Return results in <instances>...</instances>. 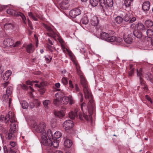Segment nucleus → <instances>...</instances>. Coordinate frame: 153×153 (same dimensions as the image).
<instances>
[{
	"label": "nucleus",
	"instance_id": "f257e3e1",
	"mask_svg": "<svg viewBox=\"0 0 153 153\" xmlns=\"http://www.w3.org/2000/svg\"><path fill=\"white\" fill-rule=\"evenodd\" d=\"M81 84L83 87V91L85 99H88L89 102L88 106L89 113L91 115L94 111L95 105L93 101V97L91 91L88 86V83L85 76L80 78Z\"/></svg>",
	"mask_w": 153,
	"mask_h": 153
},
{
	"label": "nucleus",
	"instance_id": "f03ea898",
	"mask_svg": "<svg viewBox=\"0 0 153 153\" xmlns=\"http://www.w3.org/2000/svg\"><path fill=\"white\" fill-rule=\"evenodd\" d=\"M7 12L10 15L16 17L20 16L24 22H25V21L26 20L25 16L21 12H16V10L12 9H8L7 10Z\"/></svg>",
	"mask_w": 153,
	"mask_h": 153
},
{
	"label": "nucleus",
	"instance_id": "7ed1b4c3",
	"mask_svg": "<svg viewBox=\"0 0 153 153\" xmlns=\"http://www.w3.org/2000/svg\"><path fill=\"white\" fill-rule=\"evenodd\" d=\"M46 128L45 123L43 122L40 123L35 127L36 131L39 133H41V136L43 135L44 133L46 134V131L45 130Z\"/></svg>",
	"mask_w": 153,
	"mask_h": 153
},
{
	"label": "nucleus",
	"instance_id": "20e7f679",
	"mask_svg": "<svg viewBox=\"0 0 153 153\" xmlns=\"http://www.w3.org/2000/svg\"><path fill=\"white\" fill-rule=\"evenodd\" d=\"M43 26L45 27L48 32L47 33L48 36L54 38L57 35L56 33L53 31L51 27L48 25L43 24Z\"/></svg>",
	"mask_w": 153,
	"mask_h": 153
},
{
	"label": "nucleus",
	"instance_id": "39448f33",
	"mask_svg": "<svg viewBox=\"0 0 153 153\" xmlns=\"http://www.w3.org/2000/svg\"><path fill=\"white\" fill-rule=\"evenodd\" d=\"M51 139H47L46 134L44 133L43 135L41 136V142L42 144L44 145L51 146V143L52 142V140Z\"/></svg>",
	"mask_w": 153,
	"mask_h": 153
},
{
	"label": "nucleus",
	"instance_id": "423d86ee",
	"mask_svg": "<svg viewBox=\"0 0 153 153\" xmlns=\"http://www.w3.org/2000/svg\"><path fill=\"white\" fill-rule=\"evenodd\" d=\"M63 126L65 130H69L73 126L74 122L71 120H67L64 122Z\"/></svg>",
	"mask_w": 153,
	"mask_h": 153
},
{
	"label": "nucleus",
	"instance_id": "0eeeda50",
	"mask_svg": "<svg viewBox=\"0 0 153 153\" xmlns=\"http://www.w3.org/2000/svg\"><path fill=\"white\" fill-rule=\"evenodd\" d=\"M123 36L124 41L128 44L131 43L134 38V37L133 36V34L131 33L129 34L126 36L124 34Z\"/></svg>",
	"mask_w": 153,
	"mask_h": 153
},
{
	"label": "nucleus",
	"instance_id": "6e6552de",
	"mask_svg": "<svg viewBox=\"0 0 153 153\" xmlns=\"http://www.w3.org/2000/svg\"><path fill=\"white\" fill-rule=\"evenodd\" d=\"M81 12V11L79 9L76 8L71 10L69 12V15L71 17L74 18L80 15Z\"/></svg>",
	"mask_w": 153,
	"mask_h": 153
},
{
	"label": "nucleus",
	"instance_id": "1a4fd4ad",
	"mask_svg": "<svg viewBox=\"0 0 153 153\" xmlns=\"http://www.w3.org/2000/svg\"><path fill=\"white\" fill-rule=\"evenodd\" d=\"M35 85L36 87L39 88L38 90L41 94L42 95L45 93V84L44 82H42L40 83V84H36Z\"/></svg>",
	"mask_w": 153,
	"mask_h": 153
},
{
	"label": "nucleus",
	"instance_id": "9d476101",
	"mask_svg": "<svg viewBox=\"0 0 153 153\" xmlns=\"http://www.w3.org/2000/svg\"><path fill=\"white\" fill-rule=\"evenodd\" d=\"M12 114V112H9L8 114L6 115L5 117L4 115H1L0 116V121L1 122H4L7 123H9L10 120V115Z\"/></svg>",
	"mask_w": 153,
	"mask_h": 153
},
{
	"label": "nucleus",
	"instance_id": "9b49d317",
	"mask_svg": "<svg viewBox=\"0 0 153 153\" xmlns=\"http://www.w3.org/2000/svg\"><path fill=\"white\" fill-rule=\"evenodd\" d=\"M136 19L135 17H133L131 18V16L130 14H126L123 17V20L125 22L129 21L130 23L134 22Z\"/></svg>",
	"mask_w": 153,
	"mask_h": 153
},
{
	"label": "nucleus",
	"instance_id": "f8f14e48",
	"mask_svg": "<svg viewBox=\"0 0 153 153\" xmlns=\"http://www.w3.org/2000/svg\"><path fill=\"white\" fill-rule=\"evenodd\" d=\"M69 1L68 0H63L59 4V6L63 10L67 9L68 7V4Z\"/></svg>",
	"mask_w": 153,
	"mask_h": 153
},
{
	"label": "nucleus",
	"instance_id": "ddd939ff",
	"mask_svg": "<svg viewBox=\"0 0 153 153\" xmlns=\"http://www.w3.org/2000/svg\"><path fill=\"white\" fill-rule=\"evenodd\" d=\"M3 43L5 46L10 47L13 45L14 42L12 39L8 38L4 40Z\"/></svg>",
	"mask_w": 153,
	"mask_h": 153
},
{
	"label": "nucleus",
	"instance_id": "4468645a",
	"mask_svg": "<svg viewBox=\"0 0 153 153\" xmlns=\"http://www.w3.org/2000/svg\"><path fill=\"white\" fill-rule=\"evenodd\" d=\"M111 31H110L108 33H105V32H102L101 33L100 36V38L103 40H105L107 41V39H108V37L109 36V34L110 33H111Z\"/></svg>",
	"mask_w": 153,
	"mask_h": 153
},
{
	"label": "nucleus",
	"instance_id": "2eb2a0df",
	"mask_svg": "<svg viewBox=\"0 0 153 153\" xmlns=\"http://www.w3.org/2000/svg\"><path fill=\"white\" fill-rule=\"evenodd\" d=\"M114 32L112 31L111 33H110L109 36L108 37V39H107V41L109 42H113L117 40V38L116 36H113Z\"/></svg>",
	"mask_w": 153,
	"mask_h": 153
},
{
	"label": "nucleus",
	"instance_id": "dca6fc26",
	"mask_svg": "<svg viewBox=\"0 0 153 153\" xmlns=\"http://www.w3.org/2000/svg\"><path fill=\"white\" fill-rule=\"evenodd\" d=\"M74 64L76 66V73L79 76L80 78L83 77L84 76L83 74L80 69V67L77 63L74 62Z\"/></svg>",
	"mask_w": 153,
	"mask_h": 153
},
{
	"label": "nucleus",
	"instance_id": "f3484780",
	"mask_svg": "<svg viewBox=\"0 0 153 153\" xmlns=\"http://www.w3.org/2000/svg\"><path fill=\"white\" fill-rule=\"evenodd\" d=\"M150 3L149 1L144 2L142 5V9L144 11H147L150 8Z\"/></svg>",
	"mask_w": 153,
	"mask_h": 153
},
{
	"label": "nucleus",
	"instance_id": "a211bd4d",
	"mask_svg": "<svg viewBox=\"0 0 153 153\" xmlns=\"http://www.w3.org/2000/svg\"><path fill=\"white\" fill-rule=\"evenodd\" d=\"M25 47L27 51L29 53L33 52L34 50V46L31 44L26 45Z\"/></svg>",
	"mask_w": 153,
	"mask_h": 153
},
{
	"label": "nucleus",
	"instance_id": "6ab92c4d",
	"mask_svg": "<svg viewBox=\"0 0 153 153\" xmlns=\"http://www.w3.org/2000/svg\"><path fill=\"white\" fill-rule=\"evenodd\" d=\"M11 74V71L10 70L7 71L5 73L3 76V79L4 82L8 80Z\"/></svg>",
	"mask_w": 153,
	"mask_h": 153
},
{
	"label": "nucleus",
	"instance_id": "aec40b11",
	"mask_svg": "<svg viewBox=\"0 0 153 153\" xmlns=\"http://www.w3.org/2000/svg\"><path fill=\"white\" fill-rule=\"evenodd\" d=\"M139 79L140 82V84L143 87L142 88H143L144 90H147L148 88L147 85L146 84L145 82L142 77H140Z\"/></svg>",
	"mask_w": 153,
	"mask_h": 153
},
{
	"label": "nucleus",
	"instance_id": "412c9836",
	"mask_svg": "<svg viewBox=\"0 0 153 153\" xmlns=\"http://www.w3.org/2000/svg\"><path fill=\"white\" fill-rule=\"evenodd\" d=\"M98 1L99 2V5L102 8L104 12L105 9L107 7L106 2L105 0H99Z\"/></svg>",
	"mask_w": 153,
	"mask_h": 153
},
{
	"label": "nucleus",
	"instance_id": "4be33fe9",
	"mask_svg": "<svg viewBox=\"0 0 153 153\" xmlns=\"http://www.w3.org/2000/svg\"><path fill=\"white\" fill-rule=\"evenodd\" d=\"M99 22V21L98 20L97 17H94L91 21V24L93 26H97L98 25Z\"/></svg>",
	"mask_w": 153,
	"mask_h": 153
},
{
	"label": "nucleus",
	"instance_id": "5701e85b",
	"mask_svg": "<svg viewBox=\"0 0 153 153\" xmlns=\"http://www.w3.org/2000/svg\"><path fill=\"white\" fill-rule=\"evenodd\" d=\"M72 142L70 140L67 139L64 142V146L67 148H70L72 145Z\"/></svg>",
	"mask_w": 153,
	"mask_h": 153
},
{
	"label": "nucleus",
	"instance_id": "b1692460",
	"mask_svg": "<svg viewBox=\"0 0 153 153\" xmlns=\"http://www.w3.org/2000/svg\"><path fill=\"white\" fill-rule=\"evenodd\" d=\"M79 117L81 120H84L85 119L87 121L89 120L90 116L85 115L84 113H79Z\"/></svg>",
	"mask_w": 153,
	"mask_h": 153
},
{
	"label": "nucleus",
	"instance_id": "393cba45",
	"mask_svg": "<svg viewBox=\"0 0 153 153\" xmlns=\"http://www.w3.org/2000/svg\"><path fill=\"white\" fill-rule=\"evenodd\" d=\"M61 101V104L64 105H65L68 104L69 102V96L67 97L64 96L62 97Z\"/></svg>",
	"mask_w": 153,
	"mask_h": 153
},
{
	"label": "nucleus",
	"instance_id": "a878e982",
	"mask_svg": "<svg viewBox=\"0 0 153 153\" xmlns=\"http://www.w3.org/2000/svg\"><path fill=\"white\" fill-rule=\"evenodd\" d=\"M133 35L134 36L138 38H140L142 36V33L140 31H138L137 30H134L133 31Z\"/></svg>",
	"mask_w": 153,
	"mask_h": 153
},
{
	"label": "nucleus",
	"instance_id": "bb28decb",
	"mask_svg": "<svg viewBox=\"0 0 153 153\" xmlns=\"http://www.w3.org/2000/svg\"><path fill=\"white\" fill-rule=\"evenodd\" d=\"M54 115L59 118L62 117L64 116V114L62 111H55L54 112Z\"/></svg>",
	"mask_w": 153,
	"mask_h": 153
},
{
	"label": "nucleus",
	"instance_id": "cd10ccee",
	"mask_svg": "<svg viewBox=\"0 0 153 153\" xmlns=\"http://www.w3.org/2000/svg\"><path fill=\"white\" fill-rule=\"evenodd\" d=\"M145 24L146 26L148 27H151L153 26V22L151 20H147L145 21Z\"/></svg>",
	"mask_w": 153,
	"mask_h": 153
},
{
	"label": "nucleus",
	"instance_id": "c85d7f7f",
	"mask_svg": "<svg viewBox=\"0 0 153 153\" xmlns=\"http://www.w3.org/2000/svg\"><path fill=\"white\" fill-rule=\"evenodd\" d=\"M20 85L23 89L27 90L30 88L31 91H34L33 89L31 87V86H27L26 85L23 83L20 84Z\"/></svg>",
	"mask_w": 153,
	"mask_h": 153
},
{
	"label": "nucleus",
	"instance_id": "c756f323",
	"mask_svg": "<svg viewBox=\"0 0 153 153\" xmlns=\"http://www.w3.org/2000/svg\"><path fill=\"white\" fill-rule=\"evenodd\" d=\"M10 128L9 132H15L16 130V124L14 123H11L10 125Z\"/></svg>",
	"mask_w": 153,
	"mask_h": 153
},
{
	"label": "nucleus",
	"instance_id": "7c9ffc66",
	"mask_svg": "<svg viewBox=\"0 0 153 153\" xmlns=\"http://www.w3.org/2000/svg\"><path fill=\"white\" fill-rule=\"evenodd\" d=\"M69 116L70 118L71 119H74L77 116V113L76 111L75 112L72 111L69 113Z\"/></svg>",
	"mask_w": 153,
	"mask_h": 153
},
{
	"label": "nucleus",
	"instance_id": "2f4dec72",
	"mask_svg": "<svg viewBox=\"0 0 153 153\" xmlns=\"http://www.w3.org/2000/svg\"><path fill=\"white\" fill-rule=\"evenodd\" d=\"M13 90V88L12 86H8L6 91V94L10 96L12 93Z\"/></svg>",
	"mask_w": 153,
	"mask_h": 153
},
{
	"label": "nucleus",
	"instance_id": "473e14b6",
	"mask_svg": "<svg viewBox=\"0 0 153 153\" xmlns=\"http://www.w3.org/2000/svg\"><path fill=\"white\" fill-rule=\"evenodd\" d=\"M51 146H53L54 148H57L58 147L59 143L58 142V140H53V141L52 140V142L51 143Z\"/></svg>",
	"mask_w": 153,
	"mask_h": 153
},
{
	"label": "nucleus",
	"instance_id": "72a5a7b5",
	"mask_svg": "<svg viewBox=\"0 0 153 153\" xmlns=\"http://www.w3.org/2000/svg\"><path fill=\"white\" fill-rule=\"evenodd\" d=\"M4 27L8 28H11V27H14V25L13 24V22L12 21L10 22H7L4 25Z\"/></svg>",
	"mask_w": 153,
	"mask_h": 153
},
{
	"label": "nucleus",
	"instance_id": "f704fd0d",
	"mask_svg": "<svg viewBox=\"0 0 153 153\" xmlns=\"http://www.w3.org/2000/svg\"><path fill=\"white\" fill-rule=\"evenodd\" d=\"M90 2L92 6L94 7L97 6L99 1L98 0H90Z\"/></svg>",
	"mask_w": 153,
	"mask_h": 153
},
{
	"label": "nucleus",
	"instance_id": "c9c22d12",
	"mask_svg": "<svg viewBox=\"0 0 153 153\" xmlns=\"http://www.w3.org/2000/svg\"><path fill=\"white\" fill-rule=\"evenodd\" d=\"M147 36L150 38H153V30L150 29H148L146 31Z\"/></svg>",
	"mask_w": 153,
	"mask_h": 153
},
{
	"label": "nucleus",
	"instance_id": "e433bc0d",
	"mask_svg": "<svg viewBox=\"0 0 153 153\" xmlns=\"http://www.w3.org/2000/svg\"><path fill=\"white\" fill-rule=\"evenodd\" d=\"M14 132H9L7 134V138L9 140H13L15 138V136L13 134Z\"/></svg>",
	"mask_w": 153,
	"mask_h": 153
},
{
	"label": "nucleus",
	"instance_id": "4c0bfd02",
	"mask_svg": "<svg viewBox=\"0 0 153 153\" xmlns=\"http://www.w3.org/2000/svg\"><path fill=\"white\" fill-rule=\"evenodd\" d=\"M81 22L83 24L86 25L88 23V20L87 16H85L83 17L81 19Z\"/></svg>",
	"mask_w": 153,
	"mask_h": 153
},
{
	"label": "nucleus",
	"instance_id": "58836bf2",
	"mask_svg": "<svg viewBox=\"0 0 153 153\" xmlns=\"http://www.w3.org/2000/svg\"><path fill=\"white\" fill-rule=\"evenodd\" d=\"M137 27L138 29L139 30H143L145 29L144 25L141 23H138L137 25Z\"/></svg>",
	"mask_w": 153,
	"mask_h": 153
},
{
	"label": "nucleus",
	"instance_id": "ea45409f",
	"mask_svg": "<svg viewBox=\"0 0 153 153\" xmlns=\"http://www.w3.org/2000/svg\"><path fill=\"white\" fill-rule=\"evenodd\" d=\"M22 105L23 108L27 109L28 107V104L26 101H23L22 103Z\"/></svg>",
	"mask_w": 153,
	"mask_h": 153
},
{
	"label": "nucleus",
	"instance_id": "a19ab883",
	"mask_svg": "<svg viewBox=\"0 0 153 153\" xmlns=\"http://www.w3.org/2000/svg\"><path fill=\"white\" fill-rule=\"evenodd\" d=\"M115 22L118 24H120L123 20V18L120 16L116 17L115 19Z\"/></svg>",
	"mask_w": 153,
	"mask_h": 153
},
{
	"label": "nucleus",
	"instance_id": "79ce46f5",
	"mask_svg": "<svg viewBox=\"0 0 153 153\" xmlns=\"http://www.w3.org/2000/svg\"><path fill=\"white\" fill-rule=\"evenodd\" d=\"M133 0H125L124 4L126 7H128L130 6Z\"/></svg>",
	"mask_w": 153,
	"mask_h": 153
},
{
	"label": "nucleus",
	"instance_id": "37998d69",
	"mask_svg": "<svg viewBox=\"0 0 153 153\" xmlns=\"http://www.w3.org/2000/svg\"><path fill=\"white\" fill-rule=\"evenodd\" d=\"M50 103L51 102L49 100H46L43 102L44 106L46 108H48V105L50 104Z\"/></svg>",
	"mask_w": 153,
	"mask_h": 153
},
{
	"label": "nucleus",
	"instance_id": "c03bdc74",
	"mask_svg": "<svg viewBox=\"0 0 153 153\" xmlns=\"http://www.w3.org/2000/svg\"><path fill=\"white\" fill-rule=\"evenodd\" d=\"M107 6L109 7H112L113 6V0H106Z\"/></svg>",
	"mask_w": 153,
	"mask_h": 153
},
{
	"label": "nucleus",
	"instance_id": "a18cd8bd",
	"mask_svg": "<svg viewBox=\"0 0 153 153\" xmlns=\"http://www.w3.org/2000/svg\"><path fill=\"white\" fill-rule=\"evenodd\" d=\"M53 136L56 138H59L62 136L61 133L59 131H56L54 134Z\"/></svg>",
	"mask_w": 153,
	"mask_h": 153
},
{
	"label": "nucleus",
	"instance_id": "49530a36",
	"mask_svg": "<svg viewBox=\"0 0 153 153\" xmlns=\"http://www.w3.org/2000/svg\"><path fill=\"white\" fill-rule=\"evenodd\" d=\"M44 57L45 58V60L46 61V62L47 63H50L52 59V57L49 55L45 56Z\"/></svg>",
	"mask_w": 153,
	"mask_h": 153
},
{
	"label": "nucleus",
	"instance_id": "de8ad7c7",
	"mask_svg": "<svg viewBox=\"0 0 153 153\" xmlns=\"http://www.w3.org/2000/svg\"><path fill=\"white\" fill-rule=\"evenodd\" d=\"M10 122L11 123H13L16 122V120L15 118L14 114H13L12 113V114H10Z\"/></svg>",
	"mask_w": 153,
	"mask_h": 153
},
{
	"label": "nucleus",
	"instance_id": "09e8293b",
	"mask_svg": "<svg viewBox=\"0 0 153 153\" xmlns=\"http://www.w3.org/2000/svg\"><path fill=\"white\" fill-rule=\"evenodd\" d=\"M47 134L49 138L51 139L53 138V134L51 130L48 129V130Z\"/></svg>",
	"mask_w": 153,
	"mask_h": 153
},
{
	"label": "nucleus",
	"instance_id": "8fccbe9b",
	"mask_svg": "<svg viewBox=\"0 0 153 153\" xmlns=\"http://www.w3.org/2000/svg\"><path fill=\"white\" fill-rule=\"evenodd\" d=\"M10 96L7 95L6 94H3L2 97L3 100L6 102L8 101L9 99V97Z\"/></svg>",
	"mask_w": 153,
	"mask_h": 153
},
{
	"label": "nucleus",
	"instance_id": "3c124183",
	"mask_svg": "<svg viewBox=\"0 0 153 153\" xmlns=\"http://www.w3.org/2000/svg\"><path fill=\"white\" fill-rule=\"evenodd\" d=\"M28 15L31 17L34 21H38V19L34 16L32 13L30 12L28 13Z\"/></svg>",
	"mask_w": 153,
	"mask_h": 153
},
{
	"label": "nucleus",
	"instance_id": "603ef678",
	"mask_svg": "<svg viewBox=\"0 0 153 153\" xmlns=\"http://www.w3.org/2000/svg\"><path fill=\"white\" fill-rule=\"evenodd\" d=\"M47 48L48 50L51 52H53V50L55 49V48L53 46L49 44L47 45Z\"/></svg>",
	"mask_w": 153,
	"mask_h": 153
},
{
	"label": "nucleus",
	"instance_id": "864d4df0",
	"mask_svg": "<svg viewBox=\"0 0 153 153\" xmlns=\"http://www.w3.org/2000/svg\"><path fill=\"white\" fill-rule=\"evenodd\" d=\"M137 76L139 77V78H140V77H142V76L143 74L142 69L140 68V69L139 71L137 70Z\"/></svg>",
	"mask_w": 153,
	"mask_h": 153
},
{
	"label": "nucleus",
	"instance_id": "5fc2aeb1",
	"mask_svg": "<svg viewBox=\"0 0 153 153\" xmlns=\"http://www.w3.org/2000/svg\"><path fill=\"white\" fill-rule=\"evenodd\" d=\"M4 71V67L0 65V78L2 77V73Z\"/></svg>",
	"mask_w": 153,
	"mask_h": 153
},
{
	"label": "nucleus",
	"instance_id": "6e6d98bb",
	"mask_svg": "<svg viewBox=\"0 0 153 153\" xmlns=\"http://www.w3.org/2000/svg\"><path fill=\"white\" fill-rule=\"evenodd\" d=\"M146 79L148 80H150L152 79V76L150 73H148L145 75Z\"/></svg>",
	"mask_w": 153,
	"mask_h": 153
},
{
	"label": "nucleus",
	"instance_id": "4d7b16f0",
	"mask_svg": "<svg viewBox=\"0 0 153 153\" xmlns=\"http://www.w3.org/2000/svg\"><path fill=\"white\" fill-rule=\"evenodd\" d=\"M69 104L71 105L74 103V101L73 99L71 96H69Z\"/></svg>",
	"mask_w": 153,
	"mask_h": 153
},
{
	"label": "nucleus",
	"instance_id": "13d9d810",
	"mask_svg": "<svg viewBox=\"0 0 153 153\" xmlns=\"http://www.w3.org/2000/svg\"><path fill=\"white\" fill-rule=\"evenodd\" d=\"M34 102L36 107L39 106L41 103V102L39 101L38 100H34Z\"/></svg>",
	"mask_w": 153,
	"mask_h": 153
},
{
	"label": "nucleus",
	"instance_id": "bf43d9fd",
	"mask_svg": "<svg viewBox=\"0 0 153 153\" xmlns=\"http://www.w3.org/2000/svg\"><path fill=\"white\" fill-rule=\"evenodd\" d=\"M59 101L57 99H54L53 100V104L56 106L59 105Z\"/></svg>",
	"mask_w": 153,
	"mask_h": 153
},
{
	"label": "nucleus",
	"instance_id": "052dcab7",
	"mask_svg": "<svg viewBox=\"0 0 153 153\" xmlns=\"http://www.w3.org/2000/svg\"><path fill=\"white\" fill-rule=\"evenodd\" d=\"M62 82L64 85L67 84L68 83L67 78L65 77L63 78L62 79Z\"/></svg>",
	"mask_w": 153,
	"mask_h": 153
},
{
	"label": "nucleus",
	"instance_id": "680f3d73",
	"mask_svg": "<svg viewBox=\"0 0 153 153\" xmlns=\"http://www.w3.org/2000/svg\"><path fill=\"white\" fill-rule=\"evenodd\" d=\"M86 108V104L85 103L83 102L81 104V108L83 112V108Z\"/></svg>",
	"mask_w": 153,
	"mask_h": 153
},
{
	"label": "nucleus",
	"instance_id": "e2e57ef3",
	"mask_svg": "<svg viewBox=\"0 0 153 153\" xmlns=\"http://www.w3.org/2000/svg\"><path fill=\"white\" fill-rule=\"evenodd\" d=\"M58 39L61 45L62 46L64 44V42L63 39L60 37H59Z\"/></svg>",
	"mask_w": 153,
	"mask_h": 153
},
{
	"label": "nucleus",
	"instance_id": "0e129e2a",
	"mask_svg": "<svg viewBox=\"0 0 153 153\" xmlns=\"http://www.w3.org/2000/svg\"><path fill=\"white\" fill-rule=\"evenodd\" d=\"M27 21L29 26L30 27L31 30H33V28L31 24V22L29 19H27Z\"/></svg>",
	"mask_w": 153,
	"mask_h": 153
},
{
	"label": "nucleus",
	"instance_id": "69168bd1",
	"mask_svg": "<svg viewBox=\"0 0 153 153\" xmlns=\"http://www.w3.org/2000/svg\"><path fill=\"white\" fill-rule=\"evenodd\" d=\"M34 103L33 102H30L29 103V107L31 108H33L34 107Z\"/></svg>",
	"mask_w": 153,
	"mask_h": 153
},
{
	"label": "nucleus",
	"instance_id": "338daca9",
	"mask_svg": "<svg viewBox=\"0 0 153 153\" xmlns=\"http://www.w3.org/2000/svg\"><path fill=\"white\" fill-rule=\"evenodd\" d=\"M134 68H132L129 72V75L130 76H132L134 74Z\"/></svg>",
	"mask_w": 153,
	"mask_h": 153
},
{
	"label": "nucleus",
	"instance_id": "774afa93",
	"mask_svg": "<svg viewBox=\"0 0 153 153\" xmlns=\"http://www.w3.org/2000/svg\"><path fill=\"white\" fill-rule=\"evenodd\" d=\"M10 144L13 147H15L17 144L14 142L11 141L10 142Z\"/></svg>",
	"mask_w": 153,
	"mask_h": 153
}]
</instances>
